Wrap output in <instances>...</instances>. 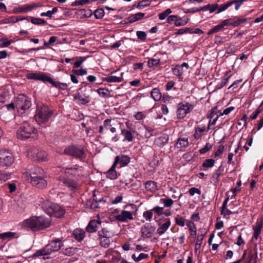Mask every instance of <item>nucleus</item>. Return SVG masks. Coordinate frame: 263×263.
Returning a JSON list of instances; mask_svg holds the SVG:
<instances>
[{"label": "nucleus", "mask_w": 263, "mask_h": 263, "mask_svg": "<svg viewBox=\"0 0 263 263\" xmlns=\"http://www.w3.org/2000/svg\"><path fill=\"white\" fill-rule=\"evenodd\" d=\"M116 166L115 164L113 163L111 167L106 173V177L111 180L116 179L118 177L117 172L115 170Z\"/></svg>", "instance_id": "c756f323"}, {"label": "nucleus", "mask_w": 263, "mask_h": 263, "mask_svg": "<svg viewBox=\"0 0 263 263\" xmlns=\"http://www.w3.org/2000/svg\"><path fill=\"white\" fill-rule=\"evenodd\" d=\"M16 22L15 16H11L9 17L6 18L3 20L0 21V23L2 24L14 23Z\"/></svg>", "instance_id": "6e6d98bb"}, {"label": "nucleus", "mask_w": 263, "mask_h": 263, "mask_svg": "<svg viewBox=\"0 0 263 263\" xmlns=\"http://www.w3.org/2000/svg\"><path fill=\"white\" fill-rule=\"evenodd\" d=\"M59 184L60 186L67 188L69 191H74L78 187L77 182L67 177H60Z\"/></svg>", "instance_id": "9d476101"}, {"label": "nucleus", "mask_w": 263, "mask_h": 263, "mask_svg": "<svg viewBox=\"0 0 263 263\" xmlns=\"http://www.w3.org/2000/svg\"><path fill=\"white\" fill-rule=\"evenodd\" d=\"M45 175L44 170L38 167H35L34 171L31 172V174H29L27 173L24 174V175L27 177L29 176L30 179H33V177H39Z\"/></svg>", "instance_id": "a878e982"}, {"label": "nucleus", "mask_w": 263, "mask_h": 263, "mask_svg": "<svg viewBox=\"0 0 263 263\" xmlns=\"http://www.w3.org/2000/svg\"><path fill=\"white\" fill-rule=\"evenodd\" d=\"M212 145L210 143H206L204 147L199 150V153L201 154H204L211 149Z\"/></svg>", "instance_id": "774afa93"}, {"label": "nucleus", "mask_w": 263, "mask_h": 263, "mask_svg": "<svg viewBox=\"0 0 263 263\" xmlns=\"http://www.w3.org/2000/svg\"><path fill=\"white\" fill-rule=\"evenodd\" d=\"M175 221L176 224L180 226L184 227L185 225V219L184 217L180 216L179 215H177L175 218Z\"/></svg>", "instance_id": "864d4df0"}, {"label": "nucleus", "mask_w": 263, "mask_h": 263, "mask_svg": "<svg viewBox=\"0 0 263 263\" xmlns=\"http://www.w3.org/2000/svg\"><path fill=\"white\" fill-rule=\"evenodd\" d=\"M9 99V96L7 92H3L0 94V106Z\"/></svg>", "instance_id": "603ef678"}, {"label": "nucleus", "mask_w": 263, "mask_h": 263, "mask_svg": "<svg viewBox=\"0 0 263 263\" xmlns=\"http://www.w3.org/2000/svg\"><path fill=\"white\" fill-rule=\"evenodd\" d=\"M97 92L100 97L103 98L108 97L109 93V90L105 88H99L97 90Z\"/></svg>", "instance_id": "5fc2aeb1"}, {"label": "nucleus", "mask_w": 263, "mask_h": 263, "mask_svg": "<svg viewBox=\"0 0 263 263\" xmlns=\"http://www.w3.org/2000/svg\"><path fill=\"white\" fill-rule=\"evenodd\" d=\"M42 5L40 3H34L31 4H26L21 6L14 10V13H26L32 10L41 7Z\"/></svg>", "instance_id": "ddd939ff"}, {"label": "nucleus", "mask_w": 263, "mask_h": 263, "mask_svg": "<svg viewBox=\"0 0 263 263\" xmlns=\"http://www.w3.org/2000/svg\"><path fill=\"white\" fill-rule=\"evenodd\" d=\"M145 131L144 136L146 138H149L153 136V129L150 127L145 126L144 127Z\"/></svg>", "instance_id": "680f3d73"}, {"label": "nucleus", "mask_w": 263, "mask_h": 263, "mask_svg": "<svg viewBox=\"0 0 263 263\" xmlns=\"http://www.w3.org/2000/svg\"><path fill=\"white\" fill-rule=\"evenodd\" d=\"M171 224V221L170 218L164 219V222L158 223L159 227L157 229V233L159 236L164 234L168 229Z\"/></svg>", "instance_id": "dca6fc26"}, {"label": "nucleus", "mask_w": 263, "mask_h": 263, "mask_svg": "<svg viewBox=\"0 0 263 263\" xmlns=\"http://www.w3.org/2000/svg\"><path fill=\"white\" fill-rule=\"evenodd\" d=\"M262 220L257 221L255 226H253V240H257L259 238V235L262 228Z\"/></svg>", "instance_id": "4be33fe9"}, {"label": "nucleus", "mask_w": 263, "mask_h": 263, "mask_svg": "<svg viewBox=\"0 0 263 263\" xmlns=\"http://www.w3.org/2000/svg\"><path fill=\"white\" fill-rule=\"evenodd\" d=\"M49 83H50L52 86L62 90H65L68 87V84L67 83L55 81L51 78L49 79Z\"/></svg>", "instance_id": "7c9ffc66"}, {"label": "nucleus", "mask_w": 263, "mask_h": 263, "mask_svg": "<svg viewBox=\"0 0 263 263\" xmlns=\"http://www.w3.org/2000/svg\"><path fill=\"white\" fill-rule=\"evenodd\" d=\"M50 224V218L43 216H32L24 220L22 223V227L33 231H36L47 228Z\"/></svg>", "instance_id": "f257e3e1"}, {"label": "nucleus", "mask_w": 263, "mask_h": 263, "mask_svg": "<svg viewBox=\"0 0 263 263\" xmlns=\"http://www.w3.org/2000/svg\"><path fill=\"white\" fill-rule=\"evenodd\" d=\"M31 106L30 100L23 94L19 95L15 101V106L18 111L23 114L25 110L28 109Z\"/></svg>", "instance_id": "423d86ee"}, {"label": "nucleus", "mask_w": 263, "mask_h": 263, "mask_svg": "<svg viewBox=\"0 0 263 263\" xmlns=\"http://www.w3.org/2000/svg\"><path fill=\"white\" fill-rule=\"evenodd\" d=\"M44 211L49 215L60 218L64 216L65 209L58 204L53 203H48L44 206Z\"/></svg>", "instance_id": "39448f33"}, {"label": "nucleus", "mask_w": 263, "mask_h": 263, "mask_svg": "<svg viewBox=\"0 0 263 263\" xmlns=\"http://www.w3.org/2000/svg\"><path fill=\"white\" fill-rule=\"evenodd\" d=\"M207 133L206 126L204 125H200L195 128L194 138L196 139H199L202 136L205 135Z\"/></svg>", "instance_id": "412c9836"}, {"label": "nucleus", "mask_w": 263, "mask_h": 263, "mask_svg": "<svg viewBox=\"0 0 263 263\" xmlns=\"http://www.w3.org/2000/svg\"><path fill=\"white\" fill-rule=\"evenodd\" d=\"M121 134L124 137L123 142H130L133 140L134 137L130 130L125 129H122Z\"/></svg>", "instance_id": "c85d7f7f"}, {"label": "nucleus", "mask_w": 263, "mask_h": 263, "mask_svg": "<svg viewBox=\"0 0 263 263\" xmlns=\"http://www.w3.org/2000/svg\"><path fill=\"white\" fill-rule=\"evenodd\" d=\"M72 72L77 76H83L87 73L86 69H73Z\"/></svg>", "instance_id": "69168bd1"}, {"label": "nucleus", "mask_w": 263, "mask_h": 263, "mask_svg": "<svg viewBox=\"0 0 263 263\" xmlns=\"http://www.w3.org/2000/svg\"><path fill=\"white\" fill-rule=\"evenodd\" d=\"M172 13V10L170 8L166 9L164 11L159 13V18L160 20H163L166 17L168 16V15Z\"/></svg>", "instance_id": "13d9d810"}, {"label": "nucleus", "mask_w": 263, "mask_h": 263, "mask_svg": "<svg viewBox=\"0 0 263 263\" xmlns=\"http://www.w3.org/2000/svg\"><path fill=\"white\" fill-rule=\"evenodd\" d=\"M82 172V167L78 165H75L72 167H66L64 168V173L71 175L73 176H79L81 175Z\"/></svg>", "instance_id": "6ab92c4d"}, {"label": "nucleus", "mask_w": 263, "mask_h": 263, "mask_svg": "<svg viewBox=\"0 0 263 263\" xmlns=\"http://www.w3.org/2000/svg\"><path fill=\"white\" fill-rule=\"evenodd\" d=\"M72 235L77 241H81L85 236V232L81 229H76L73 231Z\"/></svg>", "instance_id": "bb28decb"}, {"label": "nucleus", "mask_w": 263, "mask_h": 263, "mask_svg": "<svg viewBox=\"0 0 263 263\" xmlns=\"http://www.w3.org/2000/svg\"><path fill=\"white\" fill-rule=\"evenodd\" d=\"M145 111H138L134 116L136 120H141L144 119L146 116Z\"/></svg>", "instance_id": "0e129e2a"}, {"label": "nucleus", "mask_w": 263, "mask_h": 263, "mask_svg": "<svg viewBox=\"0 0 263 263\" xmlns=\"http://www.w3.org/2000/svg\"><path fill=\"white\" fill-rule=\"evenodd\" d=\"M141 233L143 236L149 238L152 236V228L149 225H144L141 228Z\"/></svg>", "instance_id": "72a5a7b5"}, {"label": "nucleus", "mask_w": 263, "mask_h": 263, "mask_svg": "<svg viewBox=\"0 0 263 263\" xmlns=\"http://www.w3.org/2000/svg\"><path fill=\"white\" fill-rule=\"evenodd\" d=\"M232 5H233L232 2H228L226 4H222L220 6L218 5V10H217V13H219L226 10V9H227L229 7H230Z\"/></svg>", "instance_id": "de8ad7c7"}, {"label": "nucleus", "mask_w": 263, "mask_h": 263, "mask_svg": "<svg viewBox=\"0 0 263 263\" xmlns=\"http://www.w3.org/2000/svg\"><path fill=\"white\" fill-rule=\"evenodd\" d=\"M130 158L126 155H122L117 156L115 158L114 164L117 165V164H120V167L127 165L130 162Z\"/></svg>", "instance_id": "aec40b11"}, {"label": "nucleus", "mask_w": 263, "mask_h": 263, "mask_svg": "<svg viewBox=\"0 0 263 263\" xmlns=\"http://www.w3.org/2000/svg\"><path fill=\"white\" fill-rule=\"evenodd\" d=\"M136 34L139 39L142 41H144L146 38V34L145 32L142 31H137Z\"/></svg>", "instance_id": "338daca9"}, {"label": "nucleus", "mask_w": 263, "mask_h": 263, "mask_svg": "<svg viewBox=\"0 0 263 263\" xmlns=\"http://www.w3.org/2000/svg\"><path fill=\"white\" fill-rule=\"evenodd\" d=\"M133 218V213L126 210H122L119 214L115 216V219L120 222H126Z\"/></svg>", "instance_id": "2eb2a0df"}, {"label": "nucleus", "mask_w": 263, "mask_h": 263, "mask_svg": "<svg viewBox=\"0 0 263 263\" xmlns=\"http://www.w3.org/2000/svg\"><path fill=\"white\" fill-rule=\"evenodd\" d=\"M160 58L158 57L157 54H155L154 55V58H151L147 61V65L149 68H154L155 67H157L160 65Z\"/></svg>", "instance_id": "2f4dec72"}, {"label": "nucleus", "mask_w": 263, "mask_h": 263, "mask_svg": "<svg viewBox=\"0 0 263 263\" xmlns=\"http://www.w3.org/2000/svg\"><path fill=\"white\" fill-rule=\"evenodd\" d=\"M15 233L12 232H8L0 234V239L3 240H8L10 238L14 237Z\"/></svg>", "instance_id": "79ce46f5"}, {"label": "nucleus", "mask_w": 263, "mask_h": 263, "mask_svg": "<svg viewBox=\"0 0 263 263\" xmlns=\"http://www.w3.org/2000/svg\"><path fill=\"white\" fill-rule=\"evenodd\" d=\"M189 145V139L186 137H180L177 139L175 147L179 151H183Z\"/></svg>", "instance_id": "a211bd4d"}, {"label": "nucleus", "mask_w": 263, "mask_h": 263, "mask_svg": "<svg viewBox=\"0 0 263 263\" xmlns=\"http://www.w3.org/2000/svg\"><path fill=\"white\" fill-rule=\"evenodd\" d=\"M228 21H229V25H231L234 27H237L240 25L242 23H243L246 22L247 19L246 18H238L236 21H233L231 18L227 19Z\"/></svg>", "instance_id": "c03bdc74"}, {"label": "nucleus", "mask_w": 263, "mask_h": 263, "mask_svg": "<svg viewBox=\"0 0 263 263\" xmlns=\"http://www.w3.org/2000/svg\"><path fill=\"white\" fill-rule=\"evenodd\" d=\"M184 70L182 69L181 66H180V65L175 66V67L173 69V74L177 77L181 76Z\"/></svg>", "instance_id": "a18cd8bd"}, {"label": "nucleus", "mask_w": 263, "mask_h": 263, "mask_svg": "<svg viewBox=\"0 0 263 263\" xmlns=\"http://www.w3.org/2000/svg\"><path fill=\"white\" fill-rule=\"evenodd\" d=\"M178 18L177 15H170L167 18V22L170 24H174L176 25L177 19Z\"/></svg>", "instance_id": "e2e57ef3"}, {"label": "nucleus", "mask_w": 263, "mask_h": 263, "mask_svg": "<svg viewBox=\"0 0 263 263\" xmlns=\"http://www.w3.org/2000/svg\"><path fill=\"white\" fill-rule=\"evenodd\" d=\"M229 21L228 20H224L222 21L219 24L215 26L212 29H211L208 32V34H213L217 32L222 30L224 26H229Z\"/></svg>", "instance_id": "393cba45"}, {"label": "nucleus", "mask_w": 263, "mask_h": 263, "mask_svg": "<svg viewBox=\"0 0 263 263\" xmlns=\"http://www.w3.org/2000/svg\"><path fill=\"white\" fill-rule=\"evenodd\" d=\"M168 135L166 134H163L159 137L156 138L155 139L154 143L158 146L162 147L168 142Z\"/></svg>", "instance_id": "5701e85b"}, {"label": "nucleus", "mask_w": 263, "mask_h": 263, "mask_svg": "<svg viewBox=\"0 0 263 263\" xmlns=\"http://www.w3.org/2000/svg\"><path fill=\"white\" fill-rule=\"evenodd\" d=\"M29 155L34 161H43L48 160V155L45 151L32 148L29 152Z\"/></svg>", "instance_id": "9b49d317"}, {"label": "nucleus", "mask_w": 263, "mask_h": 263, "mask_svg": "<svg viewBox=\"0 0 263 263\" xmlns=\"http://www.w3.org/2000/svg\"><path fill=\"white\" fill-rule=\"evenodd\" d=\"M100 220H91L86 227V231L89 233H93L97 231L99 226L101 224Z\"/></svg>", "instance_id": "b1692460"}, {"label": "nucleus", "mask_w": 263, "mask_h": 263, "mask_svg": "<svg viewBox=\"0 0 263 263\" xmlns=\"http://www.w3.org/2000/svg\"><path fill=\"white\" fill-rule=\"evenodd\" d=\"M45 175L39 177H34L33 179L30 180L31 184L36 187L40 189L45 188L47 184V181L45 179Z\"/></svg>", "instance_id": "4468645a"}, {"label": "nucleus", "mask_w": 263, "mask_h": 263, "mask_svg": "<svg viewBox=\"0 0 263 263\" xmlns=\"http://www.w3.org/2000/svg\"><path fill=\"white\" fill-rule=\"evenodd\" d=\"M73 98L74 100L79 104L84 105L90 102L89 96L82 92L75 94Z\"/></svg>", "instance_id": "f3484780"}, {"label": "nucleus", "mask_w": 263, "mask_h": 263, "mask_svg": "<svg viewBox=\"0 0 263 263\" xmlns=\"http://www.w3.org/2000/svg\"><path fill=\"white\" fill-rule=\"evenodd\" d=\"M27 78L30 80H39L43 82H49L50 77L43 72L30 73L27 75Z\"/></svg>", "instance_id": "f8f14e48"}, {"label": "nucleus", "mask_w": 263, "mask_h": 263, "mask_svg": "<svg viewBox=\"0 0 263 263\" xmlns=\"http://www.w3.org/2000/svg\"><path fill=\"white\" fill-rule=\"evenodd\" d=\"M64 153L65 154L80 160L84 159L86 157L84 149L76 145H71L65 148Z\"/></svg>", "instance_id": "0eeeda50"}, {"label": "nucleus", "mask_w": 263, "mask_h": 263, "mask_svg": "<svg viewBox=\"0 0 263 263\" xmlns=\"http://www.w3.org/2000/svg\"><path fill=\"white\" fill-rule=\"evenodd\" d=\"M215 160L213 159H208L204 160L202 163V166L204 167H212L214 166Z\"/></svg>", "instance_id": "4d7b16f0"}, {"label": "nucleus", "mask_w": 263, "mask_h": 263, "mask_svg": "<svg viewBox=\"0 0 263 263\" xmlns=\"http://www.w3.org/2000/svg\"><path fill=\"white\" fill-rule=\"evenodd\" d=\"M63 246V243L59 238H55L49 241L48 243L41 249L37 250L31 257L33 258L42 256L50 255L53 252H58Z\"/></svg>", "instance_id": "f03ea898"}, {"label": "nucleus", "mask_w": 263, "mask_h": 263, "mask_svg": "<svg viewBox=\"0 0 263 263\" xmlns=\"http://www.w3.org/2000/svg\"><path fill=\"white\" fill-rule=\"evenodd\" d=\"M111 237H102V238H98V240H99L100 245L104 248H107L109 247L110 244V238Z\"/></svg>", "instance_id": "ea45409f"}, {"label": "nucleus", "mask_w": 263, "mask_h": 263, "mask_svg": "<svg viewBox=\"0 0 263 263\" xmlns=\"http://www.w3.org/2000/svg\"><path fill=\"white\" fill-rule=\"evenodd\" d=\"M30 22L34 25H45L46 24V21L41 18H36L31 17Z\"/></svg>", "instance_id": "49530a36"}, {"label": "nucleus", "mask_w": 263, "mask_h": 263, "mask_svg": "<svg viewBox=\"0 0 263 263\" xmlns=\"http://www.w3.org/2000/svg\"><path fill=\"white\" fill-rule=\"evenodd\" d=\"M53 111L48 106H38L35 115V119L39 124L46 123L51 117Z\"/></svg>", "instance_id": "7ed1b4c3"}, {"label": "nucleus", "mask_w": 263, "mask_h": 263, "mask_svg": "<svg viewBox=\"0 0 263 263\" xmlns=\"http://www.w3.org/2000/svg\"><path fill=\"white\" fill-rule=\"evenodd\" d=\"M186 226L189 229L190 236L193 238H195L197 234V230L195 224L192 221H189L187 222Z\"/></svg>", "instance_id": "4c0bfd02"}, {"label": "nucleus", "mask_w": 263, "mask_h": 263, "mask_svg": "<svg viewBox=\"0 0 263 263\" xmlns=\"http://www.w3.org/2000/svg\"><path fill=\"white\" fill-rule=\"evenodd\" d=\"M37 130L32 126L25 124L21 126L17 132V136L18 139L25 140L30 138H35Z\"/></svg>", "instance_id": "20e7f679"}, {"label": "nucleus", "mask_w": 263, "mask_h": 263, "mask_svg": "<svg viewBox=\"0 0 263 263\" xmlns=\"http://www.w3.org/2000/svg\"><path fill=\"white\" fill-rule=\"evenodd\" d=\"M189 18L187 16L180 17L178 15L175 26L177 27L184 26L189 22Z\"/></svg>", "instance_id": "a19ab883"}, {"label": "nucleus", "mask_w": 263, "mask_h": 263, "mask_svg": "<svg viewBox=\"0 0 263 263\" xmlns=\"http://www.w3.org/2000/svg\"><path fill=\"white\" fill-rule=\"evenodd\" d=\"M0 42H2V43L0 44V47L4 48L8 47L10 44L14 42V41L12 40H8L7 38H2L0 40Z\"/></svg>", "instance_id": "09e8293b"}, {"label": "nucleus", "mask_w": 263, "mask_h": 263, "mask_svg": "<svg viewBox=\"0 0 263 263\" xmlns=\"http://www.w3.org/2000/svg\"><path fill=\"white\" fill-rule=\"evenodd\" d=\"M160 201L163 203L164 206L166 208L172 206L174 203V201L171 198H162Z\"/></svg>", "instance_id": "3c124183"}, {"label": "nucleus", "mask_w": 263, "mask_h": 263, "mask_svg": "<svg viewBox=\"0 0 263 263\" xmlns=\"http://www.w3.org/2000/svg\"><path fill=\"white\" fill-rule=\"evenodd\" d=\"M146 190L152 193L155 192L158 190L157 183L155 181H147L145 183Z\"/></svg>", "instance_id": "cd10ccee"}, {"label": "nucleus", "mask_w": 263, "mask_h": 263, "mask_svg": "<svg viewBox=\"0 0 263 263\" xmlns=\"http://www.w3.org/2000/svg\"><path fill=\"white\" fill-rule=\"evenodd\" d=\"M230 76H228L227 78L222 79L220 83H219L216 86V89H220L224 87L227 83Z\"/></svg>", "instance_id": "bf43d9fd"}, {"label": "nucleus", "mask_w": 263, "mask_h": 263, "mask_svg": "<svg viewBox=\"0 0 263 263\" xmlns=\"http://www.w3.org/2000/svg\"><path fill=\"white\" fill-rule=\"evenodd\" d=\"M98 238L111 237L112 234L107 228H102L98 232Z\"/></svg>", "instance_id": "e433bc0d"}, {"label": "nucleus", "mask_w": 263, "mask_h": 263, "mask_svg": "<svg viewBox=\"0 0 263 263\" xmlns=\"http://www.w3.org/2000/svg\"><path fill=\"white\" fill-rule=\"evenodd\" d=\"M77 251V248L68 247L63 249L60 253L65 256H70L74 255Z\"/></svg>", "instance_id": "c9c22d12"}, {"label": "nucleus", "mask_w": 263, "mask_h": 263, "mask_svg": "<svg viewBox=\"0 0 263 263\" xmlns=\"http://www.w3.org/2000/svg\"><path fill=\"white\" fill-rule=\"evenodd\" d=\"M145 15V14L141 12H138L136 14L130 15L128 17V22L130 23H134L142 19Z\"/></svg>", "instance_id": "473e14b6"}, {"label": "nucleus", "mask_w": 263, "mask_h": 263, "mask_svg": "<svg viewBox=\"0 0 263 263\" xmlns=\"http://www.w3.org/2000/svg\"><path fill=\"white\" fill-rule=\"evenodd\" d=\"M93 14L97 19H101L104 16V10L103 8H99L94 11Z\"/></svg>", "instance_id": "8fccbe9b"}, {"label": "nucleus", "mask_w": 263, "mask_h": 263, "mask_svg": "<svg viewBox=\"0 0 263 263\" xmlns=\"http://www.w3.org/2000/svg\"><path fill=\"white\" fill-rule=\"evenodd\" d=\"M104 80L107 82L110 83H119L121 82L123 80L122 77H117L115 76H110L105 77Z\"/></svg>", "instance_id": "58836bf2"}, {"label": "nucleus", "mask_w": 263, "mask_h": 263, "mask_svg": "<svg viewBox=\"0 0 263 263\" xmlns=\"http://www.w3.org/2000/svg\"><path fill=\"white\" fill-rule=\"evenodd\" d=\"M151 97L155 101H158L162 98L160 90L157 88H153L151 91Z\"/></svg>", "instance_id": "f704fd0d"}, {"label": "nucleus", "mask_w": 263, "mask_h": 263, "mask_svg": "<svg viewBox=\"0 0 263 263\" xmlns=\"http://www.w3.org/2000/svg\"><path fill=\"white\" fill-rule=\"evenodd\" d=\"M111 122V119H106L103 122V126L106 129H109L111 133H115L116 132V128L112 127Z\"/></svg>", "instance_id": "37998d69"}, {"label": "nucleus", "mask_w": 263, "mask_h": 263, "mask_svg": "<svg viewBox=\"0 0 263 263\" xmlns=\"http://www.w3.org/2000/svg\"><path fill=\"white\" fill-rule=\"evenodd\" d=\"M152 211H152V210H148V211H146L143 213V216L145 219V220L146 221H151L153 216Z\"/></svg>", "instance_id": "052dcab7"}, {"label": "nucleus", "mask_w": 263, "mask_h": 263, "mask_svg": "<svg viewBox=\"0 0 263 263\" xmlns=\"http://www.w3.org/2000/svg\"><path fill=\"white\" fill-rule=\"evenodd\" d=\"M14 161V157L10 151L5 149L0 150V165L8 167L11 165Z\"/></svg>", "instance_id": "6e6552de"}, {"label": "nucleus", "mask_w": 263, "mask_h": 263, "mask_svg": "<svg viewBox=\"0 0 263 263\" xmlns=\"http://www.w3.org/2000/svg\"><path fill=\"white\" fill-rule=\"evenodd\" d=\"M194 108V105L189 102L180 103L176 110L177 119H183Z\"/></svg>", "instance_id": "1a4fd4ad"}]
</instances>
